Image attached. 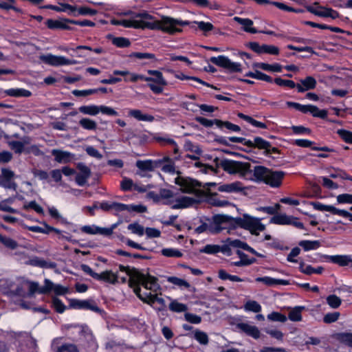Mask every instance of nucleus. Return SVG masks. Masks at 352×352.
I'll return each instance as SVG.
<instances>
[{"label":"nucleus","instance_id":"obj_1","mask_svg":"<svg viewBox=\"0 0 352 352\" xmlns=\"http://www.w3.org/2000/svg\"><path fill=\"white\" fill-rule=\"evenodd\" d=\"M213 223L215 226L212 233H219L224 229L230 230L241 228L249 230L252 234L258 235V231L265 230V226L257 218L252 217L245 214L243 217H232L227 214H215L212 217Z\"/></svg>","mask_w":352,"mask_h":352},{"label":"nucleus","instance_id":"obj_2","mask_svg":"<svg viewBox=\"0 0 352 352\" xmlns=\"http://www.w3.org/2000/svg\"><path fill=\"white\" fill-rule=\"evenodd\" d=\"M118 268L120 272H125L129 276V287L133 289L135 294L143 302H146V300L142 297L141 287L153 292H157L161 289L158 283V278L148 273L144 274L135 267L124 266L122 264L118 265Z\"/></svg>","mask_w":352,"mask_h":352},{"label":"nucleus","instance_id":"obj_3","mask_svg":"<svg viewBox=\"0 0 352 352\" xmlns=\"http://www.w3.org/2000/svg\"><path fill=\"white\" fill-rule=\"evenodd\" d=\"M177 24H186L185 23L177 21V19L171 16H163L160 21L153 22L145 21L144 20L132 19V28L134 29L151 30H160L169 35H175L183 32L182 28L177 27Z\"/></svg>","mask_w":352,"mask_h":352},{"label":"nucleus","instance_id":"obj_4","mask_svg":"<svg viewBox=\"0 0 352 352\" xmlns=\"http://www.w3.org/2000/svg\"><path fill=\"white\" fill-rule=\"evenodd\" d=\"M216 167H221L223 170L229 174H239L243 177H248L250 172L251 164L232 160L224 159L220 160L218 157L214 160Z\"/></svg>","mask_w":352,"mask_h":352},{"label":"nucleus","instance_id":"obj_5","mask_svg":"<svg viewBox=\"0 0 352 352\" xmlns=\"http://www.w3.org/2000/svg\"><path fill=\"white\" fill-rule=\"evenodd\" d=\"M300 83H296L292 80H285L280 77L274 78V83L280 87H287L290 89L296 88L298 93H303L314 89L317 85L316 80L311 76H306L300 80Z\"/></svg>","mask_w":352,"mask_h":352},{"label":"nucleus","instance_id":"obj_6","mask_svg":"<svg viewBox=\"0 0 352 352\" xmlns=\"http://www.w3.org/2000/svg\"><path fill=\"white\" fill-rule=\"evenodd\" d=\"M80 269L87 274L98 281H102L107 283L116 285L118 283V273H114L111 270H106L100 274L94 272L88 265L82 264Z\"/></svg>","mask_w":352,"mask_h":352},{"label":"nucleus","instance_id":"obj_7","mask_svg":"<svg viewBox=\"0 0 352 352\" xmlns=\"http://www.w3.org/2000/svg\"><path fill=\"white\" fill-rule=\"evenodd\" d=\"M147 73L149 75L153 76H146L149 80H146L148 82L147 86L155 94H161L164 91V87L167 85L168 82L164 78L163 74L159 70L148 69Z\"/></svg>","mask_w":352,"mask_h":352},{"label":"nucleus","instance_id":"obj_8","mask_svg":"<svg viewBox=\"0 0 352 352\" xmlns=\"http://www.w3.org/2000/svg\"><path fill=\"white\" fill-rule=\"evenodd\" d=\"M192 194L197 197L202 198L208 204L216 207H223L230 205V202L227 200H221L218 198L217 192H212L210 188H204V190L195 188V192Z\"/></svg>","mask_w":352,"mask_h":352},{"label":"nucleus","instance_id":"obj_9","mask_svg":"<svg viewBox=\"0 0 352 352\" xmlns=\"http://www.w3.org/2000/svg\"><path fill=\"white\" fill-rule=\"evenodd\" d=\"M287 106L294 108L302 113L311 114L313 117L319 118L322 120H327L328 112L326 109H320L317 106L314 104H302L296 102H287Z\"/></svg>","mask_w":352,"mask_h":352},{"label":"nucleus","instance_id":"obj_10","mask_svg":"<svg viewBox=\"0 0 352 352\" xmlns=\"http://www.w3.org/2000/svg\"><path fill=\"white\" fill-rule=\"evenodd\" d=\"M178 176L175 179V184L180 187L179 190L185 194L195 192V188L202 186V183L190 177L181 175V172H177Z\"/></svg>","mask_w":352,"mask_h":352},{"label":"nucleus","instance_id":"obj_11","mask_svg":"<svg viewBox=\"0 0 352 352\" xmlns=\"http://www.w3.org/2000/svg\"><path fill=\"white\" fill-rule=\"evenodd\" d=\"M212 63L227 69L230 73H236L242 72V66L240 63L232 62L228 56L219 55L218 56H212L210 58Z\"/></svg>","mask_w":352,"mask_h":352},{"label":"nucleus","instance_id":"obj_12","mask_svg":"<svg viewBox=\"0 0 352 352\" xmlns=\"http://www.w3.org/2000/svg\"><path fill=\"white\" fill-rule=\"evenodd\" d=\"M69 307L78 310H91L95 313L101 314L104 312L100 308L92 299L79 300L76 298L69 299Z\"/></svg>","mask_w":352,"mask_h":352},{"label":"nucleus","instance_id":"obj_13","mask_svg":"<svg viewBox=\"0 0 352 352\" xmlns=\"http://www.w3.org/2000/svg\"><path fill=\"white\" fill-rule=\"evenodd\" d=\"M39 59L44 63L58 67L62 65H70L76 63V61L69 59L63 56H56L52 54H42L39 56Z\"/></svg>","mask_w":352,"mask_h":352},{"label":"nucleus","instance_id":"obj_14","mask_svg":"<svg viewBox=\"0 0 352 352\" xmlns=\"http://www.w3.org/2000/svg\"><path fill=\"white\" fill-rule=\"evenodd\" d=\"M245 46L252 50L254 52L261 54H268L271 55H278L279 48L274 45L263 44L261 45L258 42H249Z\"/></svg>","mask_w":352,"mask_h":352},{"label":"nucleus","instance_id":"obj_15","mask_svg":"<svg viewBox=\"0 0 352 352\" xmlns=\"http://www.w3.org/2000/svg\"><path fill=\"white\" fill-rule=\"evenodd\" d=\"M177 21L185 23L186 24H177V27H184V26H190V28L196 30V25H197L198 28L203 32V34L206 36H208V32L212 31L214 29V25L210 22L205 21H184L181 19H177Z\"/></svg>","mask_w":352,"mask_h":352},{"label":"nucleus","instance_id":"obj_16","mask_svg":"<svg viewBox=\"0 0 352 352\" xmlns=\"http://www.w3.org/2000/svg\"><path fill=\"white\" fill-rule=\"evenodd\" d=\"M270 168L265 167L264 166L258 165L254 166L252 168L250 167V172L248 173V177L250 180L255 182L256 183H263L265 182V178L269 173Z\"/></svg>","mask_w":352,"mask_h":352},{"label":"nucleus","instance_id":"obj_17","mask_svg":"<svg viewBox=\"0 0 352 352\" xmlns=\"http://www.w3.org/2000/svg\"><path fill=\"white\" fill-rule=\"evenodd\" d=\"M285 175V172L283 170H274L270 168L264 184L272 188H278L281 186Z\"/></svg>","mask_w":352,"mask_h":352},{"label":"nucleus","instance_id":"obj_18","mask_svg":"<svg viewBox=\"0 0 352 352\" xmlns=\"http://www.w3.org/2000/svg\"><path fill=\"white\" fill-rule=\"evenodd\" d=\"M229 141L232 142L241 143L242 144L246 146L247 147L248 145L251 144L250 140H247L246 138L241 137L232 136L227 138L226 137L221 135H215L214 138V142L219 144L224 145L226 146H230L232 148H237L240 150L241 148L230 144Z\"/></svg>","mask_w":352,"mask_h":352},{"label":"nucleus","instance_id":"obj_19","mask_svg":"<svg viewBox=\"0 0 352 352\" xmlns=\"http://www.w3.org/2000/svg\"><path fill=\"white\" fill-rule=\"evenodd\" d=\"M14 177V171L7 168H2L0 186L15 190L17 188V184L13 181Z\"/></svg>","mask_w":352,"mask_h":352},{"label":"nucleus","instance_id":"obj_20","mask_svg":"<svg viewBox=\"0 0 352 352\" xmlns=\"http://www.w3.org/2000/svg\"><path fill=\"white\" fill-rule=\"evenodd\" d=\"M116 225L112 226L111 228H101L96 225H86L81 227L80 230L82 232L88 234H101L104 236H109L112 234Z\"/></svg>","mask_w":352,"mask_h":352},{"label":"nucleus","instance_id":"obj_21","mask_svg":"<svg viewBox=\"0 0 352 352\" xmlns=\"http://www.w3.org/2000/svg\"><path fill=\"white\" fill-rule=\"evenodd\" d=\"M76 167L80 172L76 175V183L79 186H84L91 175V169L82 162L78 163Z\"/></svg>","mask_w":352,"mask_h":352},{"label":"nucleus","instance_id":"obj_22","mask_svg":"<svg viewBox=\"0 0 352 352\" xmlns=\"http://www.w3.org/2000/svg\"><path fill=\"white\" fill-rule=\"evenodd\" d=\"M323 258L327 263L337 264L340 267L349 266L352 263L350 255H324Z\"/></svg>","mask_w":352,"mask_h":352},{"label":"nucleus","instance_id":"obj_23","mask_svg":"<svg viewBox=\"0 0 352 352\" xmlns=\"http://www.w3.org/2000/svg\"><path fill=\"white\" fill-rule=\"evenodd\" d=\"M250 145L248 146L246 148H240L241 151L245 153H249L252 148H257L259 150H264L266 151L270 147V142L265 140L261 137H255L254 141L250 140Z\"/></svg>","mask_w":352,"mask_h":352},{"label":"nucleus","instance_id":"obj_24","mask_svg":"<svg viewBox=\"0 0 352 352\" xmlns=\"http://www.w3.org/2000/svg\"><path fill=\"white\" fill-rule=\"evenodd\" d=\"M67 18H62L60 20L47 19L45 21L46 26L50 30H73L74 28L69 25V23L65 21Z\"/></svg>","mask_w":352,"mask_h":352},{"label":"nucleus","instance_id":"obj_25","mask_svg":"<svg viewBox=\"0 0 352 352\" xmlns=\"http://www.w3.org/2000/svg\"><path fill=\"white\" fill-rule=\"evenodd\" d=\"M52 155L54 157V160L59 164H67L72 161L74 155L67 151L60 149H53Z\"/></svg>","mask_w":352,"mask_h":352},{"label":"nucleus","instance_id":"obj_26","mask_svg":"<svg viewBox=\"0 0 352 352\" xmlns=\"http://www.w3.org/2000/svg\"><path fill=\"white\" fill-rule=\"evenodd\" d=\"M100 205V209L104 212H109L111 210H115L116 212H122L125 211V209L126 208V204L119 202H109L107 201H104L99 204Z\"/></svg>","mask_w":352,"mask_h":352},{"label":"nucleus","instance_id":"obj_27","mask_svg":"<svg viewBox=\"0 0 352 352\" xmlns=\"http://www.w3.org/2000/svg\"><path fill=\"white\" fill-rule=\"evenodd\" d=\"M237 327L246 335L251 336L254 339H258L261 332L257 327L250 325L248 323L241 322L237 324Z\"/></svg>","mask_w":352,"mask_h":352},{"label":"nucleus","instance_id":"obj_28","mask_svg":"<svg viewBox=\"0 0 352 352\" xmlns=\"http://www.w3.org/2000/svg\"><path fill=\"white\" fill-rule=\"evenodd\" d=\"M245 189L242 186V183L241 182H234L230 184H220L217 190L219 192H239L243 191Z\"/></svg>","mask_w":352,"mask_h":352},{"label":"nucleus","instance_id":"obj_29","mask_svg":"<svg viewBox=\"0 0 352 352\" xmlns=\"http://www.w3.org/2000/svg\"><path fill=\"white\" fill-rule=\"evenodd\" d=\"M176 204H174L171 206L172 209L186 208L193 206L195 204L198 203V201L193 197L184 196L177 198L176 199Z\"/></svg>","mask_w":352,"mask_h":352},{"label":"nucleus","instance_id":"obj_30","mask_svg":"<svg viewBox=\"0 0 352 352\" xmlns=\"http://www.w3.org/2000/svg\"><path fill=\"white\" fill-rule=\"evenodd\" d=\"M255 281L257 283H263L267 286H274L277 285L285 286L289 284V282L287 280L276 279L270 276L257 277L256 278Z\"/></svg>","mask_w":352,"mask_h":352},{"label":"nucleus","instance_id":"obj_31","mask_svg":"<svg viewBox=\"0 0 352 352\" xmlns=\"http://www.w3.org/2000/svg\"><path fill=\"white\" fill-rule=\"evenodd\" d=\"M234 20L243 26L242 29L245 32L250 34H256L261 32L260 31L257 30L256 28L252 27L253 25V21L250 19H243L239 16H235Z\"/></svg>","mask_w":352,"mask_h":352},{"label":"nucleus","instance_id":"obj_32","mask_svg":"<svg viewBox=\"0 0 352 352\" xmlns=\"http://www.w3.org/2000/svg\"><path fill=\"white\" fill-rule=\"evenodd\" d=\"M128 116L134 118L138 121L152 122L155 120L153 116L143 113L142 111L140 109H129L128 111Z\"/></svg>","mask_w":352,"mask_h":352},{"label":"nucleus","instance_id":"obj_33","mask_svg":"<svg viewBox=\"0 0 352 352\" xmlns=\"http://www.w3.org/2000/svg\"><path fill=\"white\" fill-rule=\"evenodd\" d=\"M3 92L8 96L15 98H28L32 95L30 90L23 88H11L4 90Z\"/></svg>","mask_w":352,"mask_h":352},{"label":"nucleus","instance_id":"obj_34","mask_svg":"<svg viewBox=\"0 0 352 352\" xmlns=\"http://www.w3.org/2000/svg\"><path fill=\"white\" fill-rule=\"evenodd\" d=\"M136 166L142 171H153L157 168L155 160H138Z\"/></svg>","mask_w":352,"mask_h":352},{"label":"nucleus","instance_id":"obj_35","mask_svg":"<svg viewBox=\"0 0 352 352\" xmlns=\"http://www.w3.org/2000/svg\"><path fill=\"white\" fill-rule=\"evenodd\" d=\"M299 246L302 247V248L305 251H310L314 250H317L320 247V241H309V240H302L298 242Z\"/></svg>","mask_w":352,"mask_h":352},{"label":"nucleus","instance_id":"obj_36","mask_svg":"<svg viewBox=\"0 0 352 352\" xmlns=\"http://www.w3.org/2000/svg\"><path fill=\"white\" fill-rule=\"evenodd\" d=\"M216 121L217 126L222 131L223 130L224 128H226V129L234 132L241 131V127L239 125L234 124L229 121H223L221 120Z\"/></svg>","mask_w":352,"mask_h":352},{"label":"nucleus","instance_id":"obj_37","mask_svg":"<svg viewBox=\"0 0 352 352\" xmlns=\"http://www.w3.org/2000/svg\"><path fill=\"white\" fill-rule=\"evenodd\" d=\"M326 211L330 212L333 214L348 218L351 221H352V214L347 210L337 208L331 205H327Z\"/></svg>","mask_w":352,"mask_h":352},{"label":"nucleus","instance_id":"obj_38","mask_svg":"<svg viewBox=\"0 0 352 352\" xmlns=\"http://www.w3.org/2000/svg\"><path fill=\"white\" fill-rule=\"evenodd\" d=\"M8 2L0 1V8L4 10H12L19 14H24L23 10L14 6L16 0H7Z\"/></svg>","mask_w":352,"mask_h":352},{"label":"nucleus","instance_id":"obj_39","mask_svg":"<svg viewBox=\"0 0 352 352\" xmlns=\"http://www.w3.org/2000/svg\"><path fill=\"white\" fill-rule=\"evenodd\" d=\"M290 218V215H287L286 214H276L274 215L271 219L270 222L271 223L276 224V225H287Z\"/></svg>","mask_w":352,"mask_h":352},{"label":"nucleus","instance_id":"obj_40","mask_svg":"<svg viewBox=\"0 0 352 352\" xmlns=\"http://www.w3.org/2000/svg\"><path fill=\"white\" fill-rule=\"evenodd\" d=\"M304 307L297 306L292 309L288 314V318L293 322L302 320V311Z\"/></svg>","mask_w":352,"mask_h":352},{"label":"nucleus","instance_id":"obj_41","mask_svg":"<svg viewBox=\"0 0 352 352\" xmlns=\"http://www.w3.org/2000/svg\"><path fill=\"white\" fill-rule=\"evenodd\" d=\"M218 277L223 280H230L234 281V282L245 281L244 279L240 278L239 276H236V275L230 274L225 270H222V269L219 270Z\"/></svg>","mask_w":352,"mask_h":352},{"label":"nucleus","instance_id":"obj_42","mask_svg":"<svg viewBox=\"0 0 352 352\" xmlns=\"http://www.w3.org/2000/svg\"><path fill=\"white\" fill-rule=\"evenodd\" d=\"M80 126L86 130L96 131L97 129V123L88 118H82L79 121Z\"/></svg>","mask_w":352,"mask_h":352},{"label":"nucleus","instance_id":"obj_43","mask_svg":"<svg viewBox=\"0 0 352 352\" xmlns=\"http://www.w3.org/2000/svg\"><path fill=\"white\" fill-rule=\"evenodd\" d=\"M79 111L86 115L96 116L100 112V109L99 106L84 105L79 107Z\"/></svg>","mask_w":352,"mask_h":352},{"label":"nucleus","instance_id":"obj_44","mask_svg":"<svg viewBox=\"0 0 352 352\" xmlns=\"http://www.w3.org/2000/svg\"><path fill=\"white\" fill-rule=\"evenodd\" d=\"M0 242L7 248L15 250L18 247V243L13 239L0 234Z\"/></svg>","mask_w":352,"mask_h":352},{"label":"nucleus","instance_id":"obj_45","mask_svg":"<svg viewBox=\"0 0 352 352\" xmlns=\"http://www.w3.org/2000/svg\"><path fill=\"white\" fill-rule=\"evenodd\" d=\"M337 340L350 347H352V333L342 332L336 335Z\"/></svg>","mask_w":352,"mask_h":352},{"label":"nucleus","instance_id":"obj_46","mask_svg":"<svg viewBox=\"0 0 352 352\" xmlns=\"http://www.w3.org/2000/svg\"><path fill=\"white\" fill-rule=\"evenodd\" d=\"M142 297L146 300V303L157 302L162 307L165 306V300L164 298L158 297L157 295H153L151 293L145 292L144 295L142 294Z\"/></svg>","mask_w":352,"mask_h":352},{"label":"nucleus","instance_id":"obj_47","mask_svg":"<svg viewBox=\"0 0 352 352\" xmlns=\"http://www.w3.org/2000/svg\"><path fill=\"white\" fill-rule=\"evenodd\" d=\"M320 8L323 10H322L320 17H330L332 19L340 18V13L338 11H336L331 8H326V7L320 6Z\"/></svg>","mask_w":352,"mask_h":352},{"label":"nucleus","instance_id":"obj_48","mask_svg":"<svg viewBox=\"0 0 352 352\" xmlns=\"http://www.w3.org/2000/svg\"><path fill=\"white\" fill-rule=\"evenodd\" d=\"M129 57L131 58H138V59H150L153 61L156 60L155 55L153 53H148V52H132L130 54H129Z\"/></svg>","mask_w":352,"mask_h":352},{"label":"nucleus","instance_id":"obj_49","mask_svg":"<svg viewBox=\"0 0 352 352\" xmlns=\"http://www.w3.org/2000/svg\"><path fill=\"white\" fill-rule=\"evenodd\" d=\"M112 44L120 48L129 47L131 45V41L125 37H113Z\"/></svg>","mask_w":352,"mask_h":352},{"label":"nucleus","instance_id":"obj_50","mask_svg":"<svg viewBox=\"0 0 352 352\" xmlns=\"http://www.w3.org/2000/svg\"><path fill=\"white\" fill-rule=\"evenodd\" d=\"M161 253L163 256L169 258H180L183 256L181 251L175 248H163Z\"/></svg>","mask_w":352,"mask_h":352},{"label":"nucleus","instance_id":"obj_51","mask_svg":"<svg viewBox=\"0 0 352 352\" xmlns=\"http://www.w3.org/2000/svg\"><path fill=\"white\" fill-rule=\"evenodd\" d=\"M327 303L329 305V307L332 309L338 308L342 304V300L340 297L336 296V294H330L327 298Z\"/></svg>","mask_w":352,"mask_h":352},{"label":"nucleus","instance_id":"obj_52","mask_svg":"<svg viewBox=\"0 0 352 352\" xmlns=\"http://www.w3.org/2000/svg\"><path fill=\"white\" fill-rule=\"evenodd\" d=\"M167 281L175 285L184 287L186 289H188L190 287V284L188 281L177 276H168L167 278Z\"/></svg>","mask_w":352,"mask_h":352},{"label":"nucleus","instance_id":"obj_53","mask_svg":"<svg viewBox=\"0 0 352 352\" xmlns=\"http://www.w3.org/2000/svg\"><path fill=\"white\" fill-rule=\"evenodd\" d=\"M169 309L173 312L182 313L184 312L188 309L186 305L177 302V300H173L169 304Z\"/></svg>","mask_w":352,"mask_h":352},{"label":"nucleus","instance_id":"obj_54","mask_svg":"<svg viewBox=\"0 0 352 352\" xmlns=\"http://www.w3.org/2000/svg\"><path fill=\"white\" fill-rule=\"evenodd\" d=\"M194 338L199 344L203 345L208 344L209 342L207 333L199 329L195 331Z\"/></svg>","mask_w":352,"mask_h":352},{"label":"nucleus","instance_id":"obj_55","mask_svg":"<svg viewBox=\"0 0 352 352\" xmlns=\"http://www.w3.org/2000/svg\"><path fill=\"white\" fill-rule=\"evenodd\" d=\"M244 308L246 311L259 313L261 311V305L255 300H248L245 302Z\"/></svg>","mask_w":352,"mask_h":352},{"label":"nucleus","instance_id":"obj_56","mask_svg":"<svg viewBox=\"0 0 352 352\" xmlns=\"http://www.w3.org/2000/svg\"><path fill=\"white\" fill-rule=\"evenodd\" d=\"M52 302L53 308L57 313L63 314L65 311L66 306L63 302V301L58 298L56 296L53 297Z\"/></svg>","mask_w":352,"mask_h":352},{"label":"nucleus","instance_id":"obj_57","mask_svg":"<svg viewBox=\"0 0 352 352\" xmlns=\"http://www.w3.org/2000/svg\"><path fill=\"white\" fill-rule=\"evenodd\" d=\"M236 254L240 258V260L241 261H243V263L246 266H248V265H250L252 264H254V263H256V261H257L256 259L255 258H254V257L249 258L248 254H246L245 253H244L243 251H241L240 250H237L236 251Z\"/></svg>","mask_w":352,"mask_h":352},{"label":"nucleus","instance_id":"obj_58","mask_svg":"<svg viewBox=\"0 0 352 352\" xmlns=\"http://www.w3.org/2000/svg\"><path fill=\"white\" fill-rule=\"evenodd\" d=\"M340 316V313L338 311L329 312L326 314L322 318L323 322L325 324H331L336 322Z\"/></svg>","mask_w":352,"mask_h":352},{"label":"nucleus","instance_id":"obj_59","mask_svg":"<svg viewBox=\"0 0 352 352\" xmlns=\"http://www.w3.org/2000/svg\"><path fill=\"white\" fill-rule=\"evenodd\" d=\"M120 241L123 243H124L126 245L133 248L134 249L140 250H147V248L142 246L141 244L138 243L131 239L125 237L124 236L122 235L120 237Z\"/></svg>","mask_w":352,"mask_h":352},{"label":"nucleus","instance_id":"obj_60","mask_svg":"<svg viewBox=\"0 0 352 352\" xmlns=\"http://www.w3.org/2000/svg\"><path fill=\"white\" fill-rule=\"evenodd\" d=\"M291 129L293 132L294 134L295 135H309L311 134V129L308 128V127H305L302 125H298V126H294L293 125L292 127H291Z\"/></svg>","mask_w":352,"mask_h":352},{"label":"nucleus","instance_id":"obj_61","mask_svg":"<svg viewBox=\"0 0 352 352\" xmlns=\"http://www.w3.org/2000/svg\"><path fill=\"white\" fill-rule=\"evenodd\" d=\"M48 212L52 218L60 221V223L63 224H69V223L67 221L65 218L62 217V216L58 212V210L52 206L48 208Z\"/></svg>","mask_w":352,"mask_h":352},{"label":"nucleus","instance_id":"obj_62","mask_svg":"<svg viewBox=\"0 0 352 352\" xmlns=\"http://www.w3.org/2000/svg\"><path fill=\"white\" fill-rule=\"evenodd\" d=\"M337 133L344 142L352 144V131L341 129L338 130Z\"/></svg>","mask_w":352,"mask_h":352},{"label":"nucleus","instance_id":"obj_63","mask_svg":"<svg viewBox=\"0 0 352 352\" xmlns=\"http://www.w3.org/2000/svg\"><path fill=\"white\" fill-rule=\"evenodd\" d=\"M23 208L25 210L32 209L38 214H43L44 212L43 208L38 205L36 201H31L29 203L24 204Z\"/></svg>","mask_w":352,"mask_h":352},{"label":"nucleus","instance_id":"obj_64","mask_svg":"<svg viewBox=\"0 0 352 352\" xmlns=\"http://www.w3.org/2000/svg\"><path fill=\"white\" fill-rule=\"evenodd\" d=\"M56 352H79V351L75 344H63L58 348Z\"/></svg>","mask_w":352,"mask_h":352}]
</instances>
